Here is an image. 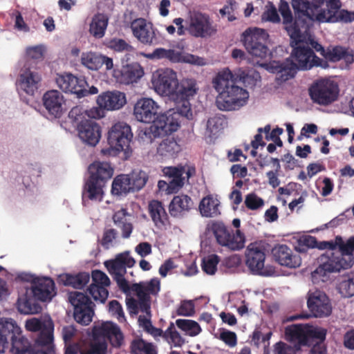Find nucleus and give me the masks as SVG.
<instances>
[{
  "mask_svg": "<svg viewBox=\"0 0 354 354\" xmlns=\"http://www.w3.org/2000/svg\"><path fill=\"white\" fill-rule=\"evenodd\" d=\"M308 248L326 250L319 258L320 264L312 273L313 278L325 277L328 273L348 269L354 263V236L346 241L339 235L336 236L334 239L322 241H319L315 236L310 235L301 236L298 239L297 249L304 252Z\"/></svg>",
  "mask_w": 354,
  "mask_h": 354,
  "instance_id": "1",
  "label": "nucleus"
},
{
  "mask_svg": "<svg viewBox=\"0 0 354 354\" xmlns=\"http://www.w3.org/2000/svg\"><path fill=\"white\" fill-rule=\"evenodd\" d=\"M260 78L259 73L255 71L246 73L239 69L233 73L229 68H225L219 72L213 81L215 89L219 93L216 101L217 107L221 111H232L243 106L249 95L239 84L252 88Z\"/></svg>",
  "mask_w": 354,
  "mask_h": 354,
  "instance_id": "2",
  "label": "nucleus"
},
{
  "mask_svg": "<svg viewBox=\"0 0 354 354\" xmlns=\"http://www.w3.org/2000/svg\"><path fill=\"white\" fill-rule=\"evenodd\" d=\"M152 84L156 91L170 97L175 109L187 119L192 116L190 99L197 93L194 80L185 79L178 82L176 73L170 68L158 69L153 74Z\"/></svg>",
  "mask_w": 354,
  "mask_h": 354,
  "instance_id": "3",
  "label": "nucleus"
},
{
  "mask_svg": "<svg viewBox=\"0 0 354 354\" xmlns=\"http://www.w3.org/2000/svg\"><path fill=\"white\" fill-rule=\"evenodd\" d=\"M301 38L298 41L291 39L293 48L291 57L293 59L288 58L283 62L273 60L265 64L268 71L277 75V80L286 82L293 78L299 70H308L321 64L322 60L315 55L310 47L301 42Z\"/></svg>",
  "mask_w": 354,
  "mask_h": 354,
  "instance_id": "4",
  "label": "nucleus"
},
{
  "mask_svg": "<svg viewBox=\"0 0 354 354\" xmlns=\"http://www.w3.org/2000/svg\"><path fill=\"white\" fill-rule=\"evenodd\" d=\"M308 91L314 103L326 106L337 100L339 89L335 81L329 79H319L310 85Z\"/></svg>",
  "mask_w": 354,
  "mask_h": 354,
  "instance_id": "5",
  "label": "nucleus"
},
{
  "mask_svg": "<svg viewBox=\"0 0 354 354\" xmlns=\"http://www.w3.org/2000/svg\"><path fill=\"white\" fill-rule=\"evenodd\" d=\"M216 242L231 250H239L244 247L245 235L239 230L235 232L221 221H215L211 226Z\"/></svg>",
  "mask_w": 354,
  "mask_h": 354,
  "instance_id": "6",
  "label": "nucleus"
},
{
  "mask_svg": "<svg viewBox=\"0 0 354 354\" xmlns=\"http://www.w3.org/2000/svg\"><path fill=\"white\" fill-rule=\"evenodd\" d=\"M243 45L247 51L252 56L261 59L266 58L269 54L267 41L269 35L261 28H249L243 33Z\"/></svg>",
  "mask_w": 354,
  "mask_h": 354,
  "instance_id": "7",
  "label": "nucleus"
},
{
  "mask_svg": "<svg viewBox=\"0 0 354 354\" xmlns=\"http://www.w3.org/2000/svg\"><path fill=\"white\" fill-rule=\"evenodd\" d=\"M266 247L262 243H251L245 251V264L252 274L270 276L273 270L265 266Z\"/></svg>",
  "mask_w": 354,
  "mask_h": 354,
  "instance_id": "8",
  "label": "nucleus"
},
{
  "mask_svg": "<svg viewBox=\"0 0 354 354\" xmlns=\"http://www.w3.org/2000/svg\"><path fill=\"white\" fill-rule=\"evenodd\" d=\"M69 301L74 307L75 320L84 326L92 322L94 315L93 304L88 295L83 292L75 291L70 292Z\"/></svg>",
  "mask_w": 354,
  "mask_h": 354,
  "instance_id": "9",
  "label": "nucleus"
},
{
  "mask_svg": "<svg viewBox=\"0 0 354 354\" xmlns=\"http://www.w3.org/2000/svg\"><path fill=\"white\" fill-rule=\"evenodd\" d=\"M132 138L131 127L124 122H118L109 131L107 140L111 149L127 153Z\"/></svg>",
  "mask_w": 354,
  "mask_h": 354,
  "instance_id": "10",
  "label": "nucleus"
},
{
  "mask_svg": "<svg viewBox=\"0 0 354 354\" xmlns=\"http://www.w3.org/2000/svg\"><path fill=\"white\" fill-rule=\"evenodd\" d=\"M23 279L32 282L30 293L37 300L50 301L56 295L55 282L50 277H34L32 275H26Z\"/></svg>",
  "mask_w": 354,
  "mask_h": 354,
  "instance_id": "11",
  "label": "nucleus"
},
{
  "mask_svg": "<svg viewBox=\"0 0 354 354\" xmlns=\"http://www.w3.org/2000/svg\"><path fill=\"white\" fill-rule=\"evenodd\" d=\"M91 278L92 283L87 291L96 302L103 304L108 298L107 287L110 286L111 281L104 272L99 270L92 271Z\"/></svg>",
  "mask_w": 354,
  "mask_h": 354,
  "instance_id": "12",
  "label": "nucleus"
},
{
  "mask_svg": "<svg viewBox=\"0 0 354 354\" xmlns=\"http://www.w3.org/2000/svg\"><path fill=\"white\" fill-rule=\"evenodd\" d=\"M292 6L295 13L296 18H299L304 26H299L301 35L302 32H306L310 27L309 23L316 20L318 12L315 1L312 0H292Z\"/></svg>",
  "mask_w": 354,
  "mask_h": 354,
  "instance_id": "13",
  "label": "nucleus"
},
{
  "mask_svg": "<svg viewBox=\"0 0 354 354\" xmlns=\"http://www.w3.org/2000/svg\"><path fill=\"white\" fill-rule=\"evenodd\" d=\"M308 308L315 317H326L332 313V305L328 297L320 290L308 294Z\"/></svg>",
  "mask_w": 354,
  "mask_h": 354,
  "instance_id": "14",
  "label": "nucleus"
},
{
  "mask_svg": "<svg viewBox=\"0 0 354 354\" xmlns=\"http://www.w3.org/2000/svg\"><path fill=\"white\" fill-rule=\"evenodd\" d=\"M160 106L151 98L143 97L134 105L133 114L138 121L144 123H154L159 115Z\"/></svg>",
  "mask_w": 354,
  "mask_h": 354,
  "instance_id": "15",
  "label": "nucleus"
},
{
  "mask_svg": "<svg viewBox=\"0 0 354 354\" xmlns=\"http://www.w3.org/2000/svg\"><path fill=\"white\" fill-rule=\"evenodd\" d=\"M187 31L195 37L204 38L210 37L216 30L212 25L207 15L198 12L191 17Z\"/></svg>",
  "mask_w": 354,
  "mask_h": 354,
  "instance_id": "16",
  "label": "nucleus"
},
{
  "mask_svg": "<svg viewBox=\"0 0 354 354\" xmlns=\"http://www.w3.org/2000/svg\"><path fill=\"white\" fill-rule=\"evenodd\" d=\"M279 11L282 16L284 29L286 30L288 35L291 39L298 41L299 39L301 37L299 26H304V23L302 22L299 18L295 17V19H293L289 4L284 0H281Z\"/></svg>",
  "mask_w": 354,
  "mask_h": 354,
  "instance_id": "17",
  "label": "nucleus"
},
{
  "mask_svg": "<svg viewBox=\"0 0 354 354\" xmlns=\"http://www.w3.org/2000/svg\"><path fill=\"white\" fill-rule=\"evenodd\" d=\"M58 87L65 93L77 95V97H84L85 91L83 87L86 81L71 73L58 75L56 78Z\"/></svg>",
  "mask_w": 354,
  "mask_h": 354,
  "instance_id": "18",
  "label": "nucleus"
},
{
  "mask_svg": "<svg viewBox=\"0 0 354 354\" xmlns=\"http://www.w3.org/2000/svg\"><path fill=\"white\" fill-rule=\"evenodd\" d=\"M78 136L85 144L95 147L101 138V127L91 120L81 121L77 126Z\"/></svg>",
  "mask_w": 354,
  "mask_h": 354,
  "instance_id": "19",
  "label": "nucleus"
},
{
  "mask_svg": "<svg viewBox=\"0 0 354 354\" xmlns=\"http://www.w3.org/2000/svg\"><path fill=\"white\" fill-rule=\"evenodd\" d=\"M272 254L276 262L288 268H298L301 259L286 245L278 244L272 249Z\"/></svg>",
  "mask_w": 354,
  "mask_h": 354,
  "instance_id": "20",
  "label": "nucleus"
},
{
  "mask_svg": "<svg viewBox=\"0 0 354 354\" xmlns=\"http://www.w3.org/2000/svg\"><path fill=\"white\" fill-rule=\"evenodd\" d=\"M182 115L175 108L165 113H159L154 124L160 135L171 133L178 129L180 122L178 116ZM183 117H185L183 115Z\"/></svg>",
  "mask_w": 354,
  "mask_h": 354,
  "instance_id": "21",
  "label": "nucleus"
},
{
  "mask_svg": "<svg viewBox=\"0 0 354 354\" xmlns=\"http://www.w3.org/2000/svg\"><path fill=\"white\" fill-rule=\"evenodd\" d=\"M133 35L141 43L146 45H155L158 43L155 32L147 25L145 19L139 18L133 21L131 25Z\"/></svg>",
  "mask_w": 354,
  "mask_h": 354,
  "instance_id": "22",
  "label": "nucleus"
},
{
  "mask_svg": "<svg viewBox=\"0 0 354 354\" xmlns=\"http://www.w3.org/2000/svg\"><path fill=\"white\" fill-rule=\"evenodd\" d=\"M136 263L129 252H124L116 255L114 259L106 261L104 266L111 276L126 274L127 268H131Z\"/></svg>",
  "mask_w": 354,
  "mask_h": 354,
  "instance_id": "23",
  "label": "nucleus"
},
{
  "mask_svg": "<svg viewBox=\"0 0 354 354\" xmlns=\"http://www.w3.org/2000/svg\"><path fill=\"white\" fill-rule=\"evenodd\" d=\"M21 333V328L12 319H0V353L9 347L10 340Z\"/></svg>",
  "mask_w": 354,
  "mask_h": 354,
  "instance_id": "24",
  "label": "nucleus"
},
{
  "mask_svg": "<svg viewBox=\"0 0 354 354\" xmlns=\"http://www.w3.org/2000/svg\"><path fill=\"white\" fill-rule=\"evenodd\" d=\"M126 102L125 94L118 91L104 92L97 98V105L106 111L119 110Z\"/></svg>",
  "mask_w": 354,
  "mask_h": 354,
  "instance_id": "25",
  "label": "nucleus"
},
{
  "mask_svg": "<svg viewBox=\"0 0 354 354\" xmlns=\"http://www.w3.org/2000/svg\"><path fill=\"white\" fill-rule=\"evenodd\" d=\"M64 99L57 90L48 91L43 96V104L49 114L59 118L63 112Z\"/></svg>",
  "mask_w": 354,
  "mask_h": 354,
  "instance_id": "26",
  "label": "nucleus"
},
{
  "mask_svg": "<svg viewBox=\"0 0 354 354\" xmlns=\"http://www.w3.org/2000/svg\"><path fill=\"white\" fill-rule=\"evenodd\" d=\"M193 205L190 196L186 194L175 196L169 205V212L174 218H183L192 209Z\"/></svg>",
  "mask_w": 354,
  "mask_h": 354,
  "instance_id": "27",
  "label": "nucleus"
},
{
  "mask_svg": "<svg viewBox=\"0 0 354 354\" xmlns=\"http://www.w3.org/2000/svg\"><path fill=\"white\" fill-rule=\"evenodd\" d=\"M114 225L120 230L123 239H129L133 230L132 215L127 209L122 208L116 211L112 216Z\"/></svg>",
  "mask_w": 354,
  "mask_h": 354,
  "instance_id": "28",
  "label": "nucleus"
},
{
  "mask_svg": "<svg viewBox=\"0 0 354 354\" xmlns=\"http://www.w3.org/2000/svg\"><path fill=\"white\" fill-rule=\"evenodd\" d=\"M148 211L155 226L158 229L165 228L169 224V216L161 201L158 200L150 201Z\"/></svg>",
  "mask_w": 354,
  "mask_h": 354,
  "instance_id": "29",
  "label": "nucleus"
},
{
  "mask_svg": "<svg viewBox=\"0 0 354 354\" xmlns=\"http://www.w3.org/2000/svg\"><path fill=\"white\" fill-rule=\"evenodd\" d=\"M89 178L102 184H106L113 174V169L106 162L95 161L88 167Z\"/></svg>",
  "mask_w": 354,
  "mask_h": 354,
  "instance_id": "30",
  "label": "nucleus"
},
{
  "mask_svg": "<svg viewBox=\"0 0 354 354\" xmlns=\"http://www.w3.org/2000/svg\"><path fill=\"white\" fill-rule=\"evenodd\" d=\"M198 209L203 217L214 218L221 215V202L216 196L208 194L201 201Z\"/></svg>",
  "mask_w": 354,
  "mask_h": 354,
  "instance_id": "31",
  "label": "nucleus"
},
{
  "mask_svg": "<svg viewBox=\"0 0 354 354\" xmlns=\"http://www.w3.org/2000/svg\"><path fill=\"white\" fill-rule=\"evenodd\" d=\"M41 76L30 67H26L20 75L19 82L21 88L29 95H33L38 89Z\"/></svg>",
  "mask_w": 354,
  "mask_h": 354,
  "instance_id": "32",
  "label": "nucleus"
},
{
  "mask_svg": "<svg viewBox=\"0 0 354 354\" xmlns=\"http://www.w3.org/2000/svg\"><path fill=\"white\" fill-rule=\"evenodd\" d=\"M323 57L330 62H336L344 60L347 64L354 62L353 50L349 48H345L339 46L328 48Z\"/></svg>",
  "mask_w": 354,
  "mask_h": 354,
  "instance_id": "33",
  "label": "nucleus"
},
{
  "mask_svg": "<svg viewBox=\"0 0 354 354\" xmlns=\"http://www.w3.org/2000/svg\"><path fill=\"white\" fill-rule=\"evenodd\" d=\"M285 338L287 341L295 343L298 347L307 345L306 326L292 324L285 328Z\"/></svg>",
  "mask_w": 354,
  "mask_h": 354,
  "instance_id": "34",
  "label": "nucleus"
},
{
  "mask_svg": "<svg viewBox=\"0 0 354 354\" xmlns=\"http://www.w3.org/2000/svg\"><path fill=\"white\" fill-rule=\"evenodd\" d=\"M166 176L169 178V187L171 192H177L185 184V178L183 175L185 171V167H168L163 170Z\"/></svg>",
  "mask_w": 354,
  "mask_h": 354,
  "instance_id": "35",
  "label": "nucleus"
},
{
  "mask_svg": "<svg viewBox=\"0 0 354 354\" xmlns=\"http://www.w3.org/2000/svg\"><path fill=\"white\" fill-rule=\"evenodd\" d=\"M118 73H120V78L118 80L124 84L136 82L144 75L143 69L138 63L127 64Z\"/></svg>",
  "mask_w": 354,
  "mask_h": 354,
  "instance_id": "36",
  "label": "nucleus"
},
{
  "mask_svg": "<svg viewBox=\"0 0 354 354\" xmlns=\"http://www.w3.org/2000/svg\"><path fill=\"white\" fill-rule=\"evenodd\" d=\"M53 330L54 326L53 322H48L47 326L40 331L36 339V343L38 346L46 348V351H44L42 354L54 353Z\"/></svg>",
  "mask_w": 354,
  "mask_h": 354,
  "instance_id": "37",
  "label": "nucleus"
},
{
  "mask_svg": "<svg viewBox=\"0 0 354 354\" xmlns=\"http://www.w3.org/2000/svg\"><path fill=\"white\" fill-rule=\"evenodd\" d=\"M59 283L76 289H82L90 281L88 272H82L77 274H62L59 276Z\"/></svg>",
  "mask_w": 354,
  "mask_h": 354,
  "instance_id": "38",
  "label": "nucleus"
},
{
  "mask_svg": "<svg viewBox=\"0 0 354 354\" xmlns=\"http://www.w3.org/2000/svg\"><path fill=\"white\" fill-rule=\"evenodd\" d=\"M37 299L28 295V292L17 299V306L21 314H37L41 310V306L37 303Z\"/></svg>",
  "mask_w": 354,
  "mask_h": 354,
  "instance_id": "39",
  "label": "nucleus"
},
{
  "mask_svg": "<svg viewBox=\"0 0 354 354\" xmlns=\"http://www.w3.org/2000/svg\"><path fill=\"white\" fill-rule=\"evenodd\" d=\"M181 151L180 145L174 138L164 139L157 147V154L165 158H173Z\"/></svg>",
  "mask_w": 354,
  "mask_h": 354,
  "instance_id": "40",
  "label": "nucleus"
},
{
  "mask_svg": "<svg viewBox=\"0 0 354 354\" xmlns=\"http://www.w3.org/2000/svg\"><path fill=\"white\" fill-rule=\"evenodd\" d=\"M337 290L343 297L349 298L354 296V271L339 277Z\"/></svg>",
  "mask_w": 354,
  "mask_h": 354,
  "instance_id": "41",
  "label": "nucleus"
},
{
  "mask_svg": "<svg viewBox=\"0 0 354 354\" xmlns=\"http://www.w3.org/2000/svg\"><path fill=\"white\" fill-rule=\"evenodd\" d=\"M104 184L100 183L97 180L88 178L84 185V189L82 194V198H88L91 201H102L103 196V187Z\"/></svg>",
  "mask_w": 354,
  "mask_h": 354,
  "instance_id": "42",
  "label": "nucleus"
},
{
  "mask_svg": "<svg viewBox=\"0 0 354 354\" xmlns=\"http://www.w3.org/2000/svg\"><path fill=\"white\" fill-rule=\"evenodd\" d=\"M145 57L150 59H167L173 63L180 62L182 59L181 53L163 48H156L151 53L146 54Z\"/></svg>",
  "mask_w": 354,
  "mask_h": 354,
  "instance_id": "43",
  "label": "nucleus"
},
{
  "mask_svg": "<svg viewBox=\"0 0 354 354\" xmlns=\"http://www.w3.org/2000/svg\"><path fill=\"white\" fill-rule=\"evenodd\" d=\"M109 17L102 13L95 15L90 24L89 32L95 38H102L105 34Z\"/></svg>",
  "mask_w": 354,
  "mask_h": 354,
  "instance_id": "44",
  "label": "nucleus"
},
{
  "mask_svg": "<svg viewBox=\"0 0 354 354\" xmlns=\"http://www.w3.org/2000/svg\"><path fill=\"white\" fill-rule=\"evenodd\" d=\"M133 192L129 175L120 174L117 176L113 183L111 192L113 195L122 196Z\"/></svg>",
  "mask_w": 354,
  "mask_h": 354,
  "instance_id": "45",
  "label": "nucleus"
},
{
  "mask_svg": "<svg viewBox=\"0 0 354 354\" xmlns=\"http://www.w3.org/2000/svg\"><path fill=\"white\" fill-rule=\"evenodd\" d=\"M131 354H158L156 346L142 338H135L130 344Z\"/></svg>",
  "mask_w": 354,
  "mask_h": 354,
  "instance_id": "46",
  "label": "nucleus"
},
{
  "mask_svg": "<svg viewBox=\"0 0 354 354\" xmlns=\"http://www.w3.org/2000/svg\"><path fill=\"white\" fill-rule=\"evenodd\" d=\"M10 342L11 344L10 351L12 354H26V353H30V343L27 338L22 335V332L17 337L12 338Z\"/></svg>",
  "mask_w": 354,
  "mask_h": 354,
  "instance_id": "47",
  "label": "nucleus"
},
{
  "mask_svg": "<svg viewBox=\"0 0 354 354\" xmlns=\"http://www.w3.org/2000/svg\"><path fill=\"white\" fill-rule=\"evenodd\" d=\"M102 55L93 52L83 53L81 55V63L87 68L97 71L102 66Z\"/></svg>",
  "mask_w": 354,
  "mask_h": 354,
  "instance_id": "48",
  "label": "nucleus"
},
{
  "mask_svg": "<svg viewBox=\"0 0 354 354\" xmlns=\"http://www.w3.org/2000/svg\"><path fill=\"white\" fill-rule=\"evenodd\" d=\"M223 119L218 116L209 118L206 124L205 136L210 139L216 137L223 129Z\"/></svg>",
  "mask_w": 354,
  "mask_h": 354,
  "instance_id": "49",
  "label": "nucleus"
},
{
  "mask_svg": "<svg viewBox=\"0 0 354 354\" xmlns=\"http://www.w3.org/2000/svg\"><path fill=\"white\" fill-rule=\"evenodd\" d=\"M176 323L180 329L185 331L192 337L196 336L201 332V326L194 320L179 319L176 320Z\"/></svg>",
  "mask_w": 354,
  "mask_h": 354,
  "instance_id": "50",
  "label": "nucleus"
},
{
  "mask_svg": "<svg viewBox=\"0 0 354 354\" xmlns=\"http://www.w3.org/2000/svg\"><path fill=\"white\" fill-rule=\"evenodd\" d=\"M45 48L42 45L28 47L26 49V55L28 58L26 66L31 64V62L38 63L44 59Z\"/></svg>",
  "mask_w": 354,
  "mask_h": 354,
  "instance_id": "51",
  "label": "nucleus"
},
{
  "mask_svg": "<svg viewBox=\"0 0 354 354\" xmlns=\"http://www.w3.org/2000/svg\"><path fill=\"white\" fill-rule=\"evenodd\" d=\"M220 261V257L217 254H210L204 257L202 260L201 268L207 274H214L217 270V266Z\"/></svg>",
  "mask_w": 354,
  "mask_h": 354,
  "instance_id": "52",
  "label": "nucleus"
},
{
  "mask_svg": "<svg viewBox=\"0 0 354 354\" xmlns=\"http://www.w3.org/2000/svg\"><path fill=\"white\" fill-rule=\"evenodd\" d=\"M116 326V324L112 322H105L100 326H95L92 329L93 338L104 337L108 339Z\"/></svg>",
  "mask_w": 354,
  "mask_h": 354,
  "instance_id": "53",
  "label": "nucleus"
},
{
  "mask_svg": "<svg viewBox=\"0 0 354 354\" xmlns=\"http://www.w3.org/2000/svg\"><path fill=\"white\" fill-rule=\"evenodd\" d=\"M326 335V330L324 328L306 326L307 345L310 339L313 342L317 340L315 343L322 342L324 344Z\"/></svg>",
  "mask_w": 354,
  "mask_h": 354,
  "instance_id": "54",
  "label": "nucleus"
},
{
  "mask_svg": "<svg viewBox=\"0 0 354 354\" xmlns=\"http://www.w3.org/2000/svg\"><path fill=\"white\" fill-rule=\"evenodd\" d=\"M110 47L114 51L126 53V55H129L135 53V48L122 39H113L110 41Z\"/></svg>",
  "mask_w": 354,
  "mask_h": 354,
  "instance_id": "55",
  "label": "nucleus"
},
{
  "mask_svg": "<svg viewBox=\"0 0 354 354\" xmlns=\"http://www.w3.org/2000/svg\"><path fill=\"white\" fill-rule=\"evenodd\" d=\"M164 336L167 339V342L174 346H181L185 343V340L176 330L174 324L172 323H171L168 328L165 332Z\"/></svg>",
  "mask_w": 354,
  "mask_h": 354,
  "instance_id": "56",
  "label": "nucleus"
},
{
  "mask_svg": "<svg viewBox=\"0 0 354 354\" xmlns=\"http://www.w3.org/2000/svg\"><path fill=\"white\" fill-rule=\"evenodd\" d=\"M129 176L133 192L138 191L142 189L145 185L148 180L147 174L143 171L133 172L131 175H129Z\"/></svg>",
  "mask_w": 354,
  "mask_h": 354,
  "instance_id": "57",
  "label": "nucleus"
},
{
  "mask_svg": "<svg viewBox=\"0 0 354 354\" xmlns=\"http://www.w3.org/2000/svg\"><path fill=\"white\" fill-rule=\"evenodd\" d=\"M160 136L161 135L159 133L155 124L152 123V124L149 128H146L144 131H141L139 133L138 138L142 142L151 143L156 138Z\"/></svg>",
  "mask_w": 354,
  "mask_h": 354,
  "instance_id": "58",
  "label": "nucleus"
},
{
  "mask_svg": "<svg viewBox=\"0 0 354 354\" xmlns=\"http://www.w3.org/2000/svg\"><path fill=\"white\" fill-rule=\"evenodd\" d=\"M218 339L223 341L229 347H234L237 344V336L234 332L222 329Z\"/></svg>",
  "mask_w": 354,
  "mask_h": 354,
  "instance_id": "59",
  "label": "nucleus"
},
{
  "mask_svg": "<svg viewBox=\"0 0 354 354\" xmlns=\"http://www.w3.org/2000/svg\"><path fill=\"white\" fill-rule=\"evenodd\" d=\"M245 205L249 209L256 210L263 206L264 201L256 194L251 193L245 196Z\"/></svg>",
  "mask_w": 354,
  "mask_h": 354,
  "instance_id": "60",
  "label": "nucleus"
},
{
  "mask_svg": "<svg viewBox=\"0 0 354 354\" xmlns=\"http://www.w3.org/2000/svg\"><path fill=\"white\" fill-rule=\"evenodd\" d=\"M263 21L278 23L280 21V17L278 15L277 8L272 3H270L269 7L263 12L261 15Z\"/></svg>",
  "mask_w": 354,
  "mask_h": 354,
  "instance_id": "61",
  "label": "nucleus"
},
{
  "mask_svg": "<svg viewBox=\"0 0 354 354\" xmlns=\"http://www.w3.org/2000/svg\"><path fill=\"white\" fill-rule=\"evenodd\" d=\"M118 232L113 228L105 229L100 243L105 249H109L113 241L117 238Z\"/></svg>",
  "mask_w": 354,
  "mask_h": 354,
  "instance_id": "62",
  "label": "nucleus"
},
{
  "mask_svg": "<svg viewBox=\"0 0 354 354\" xmlns=\"http://www.w3.org/2000/svg\"><path fill=\"white\" fill-rule=\"evenodd\" d=\"M107 350V344L105 341L97 342L91 344L89 349L82 351L81 354H106Z\"/></svg>",
  "mask_w": 354,
  "mask_h": 354,
  "instance_id": "63",
  "label": "nucleus"
},
{
  "mask_svg": "<svg viewBox=\"0 0 354 354\" xmlns=\"http://www.w3.org/2000/svg\"><path fill=\"white\" fill-rule=\"evenodd\" d=\"M131 291L136 294L138 301L150 299L149 294L145 287V282L132 284Z\"/></svg>",
  "mask_w": 354,
  "mask_h": 354,
  "instance_id": "64",
  "label": "nucleus"
}]
</instances>
